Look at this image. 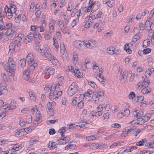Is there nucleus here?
<instances>
[{"instance_id":"obj_1","label":"nucleus","mask_w":154,"mask_h":154,"mask_svg":"<svg viewBox=\"0 0 154 154\" xmlns=\"http://www.w3.org/2000/svg\"><path fill=\"white\" fill-rule=\"evenodd\" d=\"M22 39V38L18 35L10 44L8 52L10 55H11V54L17 52L20 50L21 46L20 41Z\"/></svg>"},{"instance_id":"obj_2","label":"nucleus","mask_w":154,"mask_h":154,"mask_svg":"<svg viewBox=\"0 0 154 154\" xmlns=\"http://www.w3.org/2000/svg\"><path fill=\"white\" fill-rule=\"evenodd\" d=\"M4 68L7 72H9L10 76H13L15 73L16 66L12 58H9L8 62L4 65Z\"/></svg>"},{"instance_id":"obj_3","label":"nucleus","mask_w":154,"mask_h":154,"mask_svg":"<svg viewBox=\"0 0 154 154\" xmlns=\"http://www.w3.org/2000/svg\"><path fill=\"white\" fill-rule=\"evenodd\" d=\"M34 57L33 55L31 53L28 54L26 57V60L29 67V69L30 70H33L38 65L37 61H34Z\"/></svg>"},{"instance_id":"obj_4","label":"nucleus","mask_w":154,"mask_h":154,"mask_svg":"<svg viewBox=\"0 0 154 154\" xmlns=\"http://www.w3.org/2000/svg\"><path fill=\"white\" fill-rule=\"evenodd\" d=\"M79 87L77 84L74 82H73L69 86L68 94L70 96L73 95L75 93L78 92Z\"/></svg>"},{"instance_id":"obj_5","label":"nucleus","mask_w":154,"mask_h":154,"mask_svg":"<svg viewBox=\"0 0 154 154\" xmlns=\"http://www.w3.org/2000/svg\"><path fill=\"white\" fill-rule=\"evenodd\" d=\"M39 51L41 55L48 60H51L52 57H54V56L51 54L50 51H45V49H42V50Z\"/></svg>"},{"instance_id":"obj_6","label":"nucleus","mask_w":154,"mask_h":154,"mask_svg":"<svg viewBox=\"0 0 154 154\" xmlns=\"http://www.w3.org/2000/svg\"><path fill=\"white\" fill-rule=\"evenodd\" d=\"M17 34V32L14 30L8 29L5 33V34L8 36V39H11L13 38Z\"/></svg>"},{"instance_id":"obj_7","label":"nucleus","mask_w":154,"mask_h":154,"mask_svg":"<svg viewBox=\"0 0 154 154\" xmlns=\"http://www.w3.org/2000/svg\"><path fill=\"white\" fill-rule=\"evenodd\" d=\"M143 98L141 96L140 98H139L138 96H136L135 95V96H134V97L132 100L133 103H135L137 101L139 102V100H140V101H141V103H143L142 105L144 104L145 105H148V104L146 103V101H145V103L143 101Z\"/></svg>"},{"instance_id":"obj_8","label":"nucleus","mask_w":154,"mask_h":154,"mask_svg":"<svg viewBox=\"0 0 154 154\" xmlns=\"http://www.w3.org/2000/svg\"><path fill=\"white\" fill-rule=\"evenodd\" d=\"M153 20L151 19V18L150 17L149 20H147L145 23V28L147 29V30H149L151 29V25L152 24Z\"/></svg>"},{"instance_id":"obj_9","label":"nucleus","mask_w":154,"mask_h":154,"mask_svg":"<svg viewBox=\"0 0 154 154\" xmlns=\"http://www.w3.org/2000/svg\"><path fill=\"white\" fill-rule=\"evenodd\" d=\"M54 71L55 69L52 67H49L44 70L43 73L52 75L54 74Z\"/></svg>"},{"instance_id":"obj_10","label":"nucleus","mask_w":154,"mask_h":154,"mask_svg":"<svg viewBox=\"0 0 154 154\" xmlns=\"http://www.w3.org/2000/svg\"><path fill=\"white\" fill-rule=\"evenodd\" d=\"M135 131V130L132 127H126L124 131H123V134L126 135L128 133H131L134 132Z\"/></svg>"},{"instance_id":"obj_11","label":"nucleus","mask_w":154,"mask_h":154,"mask_svg":"<svg viewBox=\"0 0 154 154\" xmlns=\"http://www.w3.org/2000/svg\"><path fill=\"white\" fill-rule=\"evenodd\" d=\"M56 21L54 20L51 21L49 23V32L51 33H53L54 32V25Z\"/></svg>"},{"instance_id":"obj_12","label":"nucleus","mask_w":154,"mask_h":154,"mask_svg":"<svg viewBox=\"0 0 154 154\" xmlns=\"http://www.w3.org/2000/svg\"><path fill=\"white\" fill-rule=\"evenodd\" d=\"M56 91L53 92H50L49 94V97L50 99H56L57 100L58 99V96L56 93H55Z\"/></svg>"},{"instance_id":"obj_13","label":"nucleus","mask_w":154,"mask_h":154,"mask_svg":"<svg viewBox=\"0 0 154 154\" xmlns=\"http://www.w3.org/2000/svg\"><path fill=\"white\" fill-rule=\"evenodd\" d=\"M36 114V118L35 119V121L36 122L37 124H38V122L42 118V116L40 113V112L39 110H37Z\"/></svg>"},{"instance_id":"obj_14","label":"nucleus","mask_w":154,"mask_h":154,"mask_svg":"<svg viewBox=\"0 0 154 154\" xmlns=\"http://www.w3.org/2000/svg\"><path fill=\"white\" fill-rule=\"evenodd\" d=\"M29 71L28 69L25 70L24 71L23 73V78H25L26 77V78H24V79L27 80H28L29 78Z\"/></svg>"},{"instance_id":"obj_15","label":"nucleus","mask_w":154,"mask_h":154,"mask_svg":"<svg viewBox=\"0 0 154 154\" xmlns=\"http://www.w3.org/2000/svg\"><path fill=\"white\" fill-rule=\"evenodd\" d=\"M11 8H8L7 11H6L7 12H12V8H14L13 12L14 13H15L16 11V6L15 5L11 4Z\"/></svg>"},{"instance_id":"obj_16","label":"nucleus","mask_w":154,"mask_h":154,"mask_svg":"<svg viewBox=\"0 0 154 154\" xmlns=\"http://www.w3.org/2000/svg\"><path fill=\"white\" fill-rule=\"evenodd\" d=\"M147 141L146 139L145 138L143 139H142L139 142L136 143V144L138 146H142Z\"/></svg>"},{"instance_id":"obj_17","label":"nucleus","mask_w":154,"mask_h":154,"mask_svg":"<svg viewBox=\"0 0 154 154\" xmlns=\"http://www.w3.org/2000/svg\"><path fill=\"white\" fill-rule=\"evenodd\" d=\"M48 110L47 112L51 116H52L54 113V110L52 106H48Z\"/></svg>"},{"instance_id":"obj_18","label":"nucleus","mask_w":154,"mask_h":154,"mask_svg":"<svg viewBox=\"0 0 154 154\" xmlns=\"http://www.w3.org/2000/svg\"><path fill=\"white\" fill-rule=\"evenodd\" d=\"M124 49L129 54L132 53V51L129 48V44L126 43L125 44Z\"/></svg>"},{"instance_id":"obj_19","label":"nucleus","mask_w":154,"mask_h":154,"mask_svg":"<svg viewBox=\"0 0 154 154\" xmlns=\"http://www.w3.org/2000/svg\"><path fill=\"white\" fill-rule=\"evenodd\" d=\"M115 50V48L114 47H110L107 50V53L110 54H114V51Z\"/></svg>"},{"instance_id":"obj_20","label":"nucleus","mask_w":154,"mask_h":154,"mask_svg":"<svg viewBox=\"0 0 154 154\" xmlns=\"http://www.w3.org/2000/svg\"><path fill=\"white\" fill-rule=\"evenodd\" d=\"M85 44H86V43H85V42H84L77 41L76 42V46H77L78 48H79V47L80 48L83 45H85Z\"/></svg>"},{"instance_id":"obj_21","label":"nucleus","mask_w":154,"mask_h":154,"mask_svg":"<svg viewBox=\"0 0 154 154\" xmlns=\"http://www.w3.org/2000/svg\"><path fill=\"white\" fill-rule=\"evenodd\" d=\"M5 29V24L2 18H0V29L3 30Z\"/></svg>"},{"instance_id":"obj_22","label":"nucleus","mask_w":154,"mask_h":154,"mask_svg":"<svg viewBox=\"0 0 154 154\" xmlns=\"http://www.w3.org/2000/svg\"><path fill=\"white\" fill-rule=\"evenodd\" d=\"M5 29V24L2 18H0V29L3 30Z\"/></svg>"},{"instance_id":"obj_23","label":"nucleus","mask_w":154,"mask_h":154,"mask_svg":"<svg viewBox=\"0 0 154 154\" xmlns=\"http://www.w3.org/2000/svg\"><path fill=\"white\" fill-rule=\"evenodd\" d=\"M5 106H1L2 109H3L5 111H4V112L5 113L7 111H8V110H13L16 108L15 106H7V107L4 108Z\"/></svg>"},{"instance_id":"obj_24","label":"nucleus","mask_w":154,"mask_h":154,"mask_svg":"<svg viewBox=\"0 0 154 154\" xmlns=\"http://www.w3.org/2000/svg\"><path fill=\"white\" fill-rule=\"evenodd\" d=\"M0 87L1 88V90H5L7 89L6 83L4 82L0 84ZM2 92L1 90L0 91V95L2 94Z\"/></svg>"},{"instance_id":"obj_25","label":"nucleus","mask_w":154,"mask_h":154,"mask_svg":"<svg viewBox=\"0 0 154 154\" xmlns=\"http://www.w3.org/2000/svg\"><path fill=\"white\" fill-rule=\"evenodd\" d=\"M26 122L28 123H30L32 121V117L31 115H28L26 116Z\"/></svg>"},{"instance_id":"obj_26","label":"nucleus","mask_w":154,"mask_h":154,"mask_svg":"<svg viewBox=\"0 0 154 154\" xmlns=\"http://www.w3.org/2000/svg\"><path fill=\"white\" fill-rule=\"evenodd\" d=\"M151 91V90L149 88V89H148L146 87H145V88H143L142 90V92L143 94H148V93H149Z\"/></svg>"},{"instance_id":"obj_27","label":"nucleus","mask_w":154,"mask_h":154,"mask_svg":"<svg viewBox=\"0 0 154 154\" xmlns=\"http://www.w3.org/2000/svg\"><path fill=\"white\" fill-rule=\"evenodd\" d=\"M52 33H51L50 32L49 33H45L44 35V37L45 39L46 40L49 39L52 36Z\"/></svg>"},{"instance_id":"obj_28","label":"nucleus","mask_w":154,"mask_h":154,"mask_svg":"<svg viewBox=\"0 0 154 154\" xmlns=\"http://www.w3.org/2000/svg\"><path fill=\"white\" fill-rule=\"evenodd\" d=\"M12 24L11 23H7L5 25V29H10L12 27Z\"/></svg>"},{"instance_id":"obj_29","label":"nucleus","mask_w":154,"mask_h":154,"mask_svg":"<svg viewBox=\"0 0 154 154\" xmlns=\"http://www.w3.org/2000/svg\"><path fill=\"white\" fill-rule=\"evenodd\" d=\"M143 118H141L140 117H139L138 119H137V121H138L139 122H138L137 123V125H142V124H143L144 123V122Z\"/></svg>"},{"instance_id":"obj_30","label":"nucleus","mask_w":154,"mask_h":154,"mask_svg":"<svg viewBox=\"0 0 154 154\" xmlns=\"http://www.w3.org/2000/svg\"><path fill=\"white\" fill-rule=\"evenodd\" d=\"M15 14L16 16H15V21L16 23H19L20 20L21 16L20 14L19 15Z\"/></svg>"},{"instance_id":"obj_31","label":"nucleus","mask_w":154,"mask_h":154,"mask_svg":"<svg viewBox=\"0 0 154 154\" xmlns=\"http://www.w3.org/2000/svg\"><path fill=\"white\" fill-rule=\"evenodd\" d=\"M26 61H27L26 59V60L23 59L20 60V65L22 67H23L25 66Z\"/></svg>"},{"instance_id":"obj_32","label":"nucleus","mask_w":154,"mask_h":154,"mask_svg":"<svg viewBox=\"0 0 154 154\" xmlns=\"http://www.w3.org/2000/svg\"><path fill=\"white\" fill-rule=\"evenodd\" d=\"M93 5V8L94 7H97V6L96 5H94V3H92L91 5H90L88 7V8H87V7H85V8L86 9V11L87 12H89L91 9L92 6V5Z\"/></svg>"},{"instance_id":"obj_33","label":"nucleus","mask_w":154,"mask_h":154,"mask_svg":"<svg viewBox=\"0 0 154 154\" xmlns=\"http://www.w3.org/2000/svg\"><path fill=\"white\" fill-rule=\"evenodd\" d=\"M135 154H150V152L149 151L144 150L138 152Z\"/></svg>"},{"instance_id":"obj_34","label":"nucleus","mask_w":154,"mask_h":154,"mask_svg":"<svg viewBox=\"0 0 154 154\" xmlns=\"http://www.w3.org/2000/svg\"><path fill=\"white\" fill-rule=\"evenodd\" d=\"M32 40V39H31V38L28 37L27 36H26L24 39V42L26 44H27L29 42H31Z\"/></svg>"},{"instance_id":"obj_35","label":"nucleus","mask_w":154,"mask_h":154,"mask_svg":"<svg viewBox=\"0 0 154 154\" xmlns=\"http://www.w3.org/2000/svg\"><path fill=\"white\" fill-rule=\"evenodd\" d=\"M151 49L149 48H146L143 49V53L144 54H146L150 53L151 51Z\"/></svg>"},{"instance_id":"obj_36","label":"nucleus","mask_w":154,"mask_h":154,"mask_svg":"<svg viewBox=\"0 0 154 154\" xmlns=\"http://www.w3.org/2000/svg\"><path fill=\"white\" fill-rule=\"evenodd\" d=\"M34 32H32L29 33L27 35L28 37L31 38V39H33L34 38Z\"/></svg>"},{"instance_id":"obj_37","label":"nucleus","mask_w":154,"mask_h":154,"mask_svg":"<svg viewBox=\"0 0 154 154\" xmlns=\"http://www.w3.org/2000/svg\"><path fill=\"white\" fill-rule=\"evenodd\" d=\"M143 82H142V83L143 84V86H148L149 85V83L150 82L149 80H147V81H146L145 79L144 80H143Z\"/></svg>"},{"instance_id":"obj_38","label":"nucleus","mask_w":154,"mask_h":154,"mask_svg":"<svg viewBox=\"0 0 154 154\" xmlns=\"http://www.w3.org/2000/svg\"><path fill=\"white\" fill-rule=\"evenodd\" d=\"M54 41V45L55 46V48H56V51H58V48L59 47L58 44L57 42V40L56 39L54 40V39L53 38Z\"/></svg>"},{"instance_id":"obj_39","label":"nucleus","mask_w":154,"mask_h":154,"mask_svg":"<svg viewBox=\"0 0 154 154\" xmlns=\"http://www.w3.org/2000/svg\"><path fill=\"white\" fill-rule=\"evenodd\" d=\"M109 113L108 112H106L103 115V120L105 121L107 120L109 118Z\"/></svg>"},{"instance_id":"obj_40","label":"nucleus","mask_w":154,"mask_h":154,"mask_svg":"<svg viewBox=\"0 0 154 154\" xmlns=\"http://www.w3.org/2000/svg\"><path fill=\"white\" fill-rule=\"evenodd\" d=\"M135 35L133 38V42H136L137 40L139 39L140 38V36L139 35H137V34Z\"/></svg>"},{"instance_id":"obj_41","label":"nucleus","mask_w":154,"mask_h":154,"mask_svg":"<svg viewBox=\"0 0 154 154\" xmlns=\"http://www.w3.org/2000/svg\"><path fill=\"white\" fill-rule=\"evenodd\" d=\"M130 112L129 110L128 109H127L125 110L124 111L123 115L125 116H128L129 115Z\"/></svg>"},{"instance_id":"obj_42","label":"nucleus","mask_w":154,"mask_h":154,"mask_svg":"<svg viewBox=\"0 0 154 154\" xmlns=\"http://www.w3.org/2000/svg\"><path fill=\"white\" fill-rule=\"evenodd\" d=\"M114 1L113 0H109V2L107 4V5L110 7H111L114 5Z\"/></svg>"},{"instance_id":"obj_43","label":"nucleus","mask_w":154,"mask_h":154,"mask_svg":"<svg viewBox=\"0 0 154 154\" xmlns=\"http://www.w3.org/2000/svg\"><path fill=\"white\" fill-rule=\"evenodd\" d=\"M111 127L112 128H119L121 127V125L118 123H115L112 124L111 125Z\"/></svg>"},{"instance_id":"obj_44","label":"nucleus","mask_w":154,"mask_h":154,"mask_svg":"<svg viewBox=\"0 0 154 154\" xmlns=\"http://www.w3.org/2000/svg\"><path fill=\"white\" fill-rule=\"evenodd\" d=\"M75 73H74L75 75L78 78H80L81 77V76H80L81 73L80 71L78 69H75Z\"/></svg>"},{"instance_id":"obj_45","label":"nucleus","mask_w":154,"mask_h":154,"mask_svg":"<svg viewBox=\"0 0 154 154\" xmlns=\"http://www.w3.org/2000/svg\"><path fill=\"white\" fill-rule=\"evenodd\" d=\"M135 95L134 92H131L128 96L129 99L132 100L133 97H134V96H135Z\"/></svg>"},{"instance_id":"obj_46","label":"nucleus","mask_w":154,"mask_h":154,"mask_svg":"<svg viewBox=\"0 0 154 154\" xmlns=\"http://www.w3.org/2000/svg\"><path fill=\"white\" fill-rule=\"evenodd\" d=\"M70 139L69 138V137H63V138H59L57 140V141H59L60 140H64L65 141H67V143L69 142V140H70Z\"/></svg>"},{"instance_id":"obj_47","label":"nucleus","mask_w":154,"mask_h":154,"mask_svg":"<svg viewBox=\"0 0 154 154\" xmlns=\"http://www.w3.org/2000/svg\"><path fill=\"white\" fill-rule=\"evenodd\" d=\"M51 61V63L53 64H55L58 62V60L54 56V57L51 58V60H49Z\"/></svg>"},{"instance_id":"obj_48","label":"nucleus","mask_w":154,"mask_h":154,"mask_svg":"<svg viewBox=\"0 0 154 154\" xmlns=\"http://www.w3.org/2000/svg\"><path fill=\"white\" fill-rule=\"evenodd\" d=\"M100 145L97 143H92L91 144V146L95 149H97L100 146Z\"/></svg>"},{"instance_id":"obj_49","label":"nucleus","mask_w":154,"mask_h":154,"mask_svg":"<svg viewBox=\"0 0 154 154\" xmlns=\"http://www.w3.org/2000/svg\"><path fill=\"white\" fill-rule=\"evenodd\" d=\"M154 33L152 31V29H151V30H149V31L148 35L149 37L151 38L153 36H154Z\"/></svg>"},{"instance_id":"obj_50","label":"nucleus","mask_w":154,"mask_h":154,"mask_svg":"<svg viewBox=\"0 0 154 154\" xmlns=\"http://www.w3.org/2000/svg\"><path fill=\"white\" fill-rule=\"evenodd\" d=\"M55 132V130L54 128H51L49 130V133L50 135L54 134Z\"/></svg>"},{"instance_id":"obj_51","label":"nucleus","mask_w":154,"mask_h":154,"mask_svg":"<svg viewBox=\"0 0 154 154\" xmlns=\"http://www.w3.org/2000/svg\"><path fill=\"white\" fill-rule=\"evenodd\" d=\"M60 28L63 33H66L67 32L66 27L64 25H63Z\"/></svg>"},{"instance_id":"obj_52","label":"nucleus","mask_w":154,"mask_h":154,"mask_svg":"<svg viewBox=\"0 0 154 154\" xmlns=\"http://www.w3.org/2000/svg\"><path fill=\"white\" fill-rule=\"evenodd\" d=\"M64 23L65 24L67 25L68 23V20H69L68 17L67 16H66L65 15H64Z\"/></svg>"},{"instance_id":"obj_53","label":"nucleus","mask_w":154,"mask_h":154,"mask_svg":"<svg viewBox=\"0 0 154 154\" xmlns=\"http://www.w3.org/2000/svg\"><path fill=\"white\" fill-rule=\"evenodd\" d=\"M72 142H70L69 143L68 145V147L70 149H74L76 147V145L75 144H70V143H71Z\"/></svg>"},{"instance_id":"obj_54","label":"nucleus","mask_w":154,"mask_h":154,"mask_svg":"<svg viewBox=\"0 0 154 154\" xmlns=\"http://www.w3.org/2000/svg\"><path fill=\"white\" fill-rule=\"evenodd\" d=\"M88 83L93 88H95V87H97L95 83L92 81H90V82H89Z\"/></svg>"},{"instance_id":"obj_55","label":"nucleus","mask_w":154,"mask_h":154,"mask_svg":"<svg viewBox=\"0 0 154 154\" xmlns=\"http://www.w3.org/2000/svg\"><path fill=\"white\" fill-rule=\"evenodd\" d=\"M139 30L138 28L134 27V29L133 32L134 34H137L139 33Z\"/></svg>"},{"instance_id":"obj_56","label":"nucleus","mask_w":154,"mask_h":154,"mask_svg":"<svg viewBox=\"0 0 154 154\" xmlns=\"http://www.w3.org/2000/svg\"><path fill=\"white\" fill-rule=\"evenodd\" d=\"M35 49L37 51V52L40 54L41 53L39 52V51L41 50L42 51V49H44V48H40V46L38 45L35 46Z\"/></svg>"},{"instance_id":"obj_57","label":"nucleus","mask_w":154,"mask_h":154,"mask_svg":"<svg viewBox=\"0 0 154 154\" xmlns=\"http://www.w3.org/2000/svg\"><path fill=\"white\" fill-rule=\"evenodd\" d=\"M76 99H78V98L76 97H75L72 101V105L74 106L76 105L77 103Z\"/></svg>"},{"instance_id":"obj_58","label":"nucleus","mask_w":154,"mask_h":154,"mask_svg":"<svg viewBox=\"0 0 154 154\" xmlns=\"http://www.w3.org/2000/svg\"><path fill=\"white\" fill-rule=\"evenodd\" d=\"M94 115L97 117L99 116L102 114V113L100 111L95 112H94Z\"/></svg>"},{"instance_id":"obj_59","label":"nucleus","mask_w":154,"mask_h":154,"mask_svg":"<svg viewBox=\"0 0 154 154\" xmlns=\"http://www.w3.org/2000/svg\"><path fill=\"white\" fill-rule=\"evenodd\" d=\"M6 15L9 19H10L13 16L12 12H7Z\"/></svg>"},{"instance_id":"obj_60","label":"nucleus","mask_w":154,"mask_h":154,"mask_svg":"<svg viewBox=\"0 0 154 154\" xmlns=\"http://www.w3.org/2000/svg\"><path fill=\"white\" fill-rule=\"evenodd\" d=\"M6 116V113L3 111L0 114V120L2 119L4 117Z\"/></svg>"},{"instance_id":"obj_61","label":"nucleus","mask_w":154,"mask_h":154,"mask_svg":"<svg viewBox=\"0 0 154 154\" xmlns=\"http://www.w3.org/2000/svg\"><path fill=\"white\" fill-rule=\"evenodd\" d=\"M44 48L45 51H50V48L47 45L45 44Z\"/></svg>"},{"instance_id":"obj_62","label":"nucleus","mask_w":154,"mask_h":154,"mask_svg":"<svg viewBox=\"0 0 154 154\" xmlns=\"http://www.w3.org/2000/svg\"><path fill=\"white\" fill-rule=\"evenodd\" d=\"M139 27L140 30H142L144 29V28L145 27V26H143V25L142 23H140L139 24Z\"/></svg>"},{"instance_id":"obj_63","label":"nucleus","mask_w":154,"mask_h":154,"mask_svg":"<svg viewBox=\"0 0 154 154\" xmlns=\"http://www.w3.org/2000/svg\"><path fill=\"white\" fill-rule=\"evenodd\" d=\"M56 143L54 142L51 143V147L53 149H54L57 147Z\"/></svg>"},{"instance_id":"obj_64","label":"nucleus","mask_w":154,"mask_h":154,"mask_svg":"<svg viewBox=\"0 0 154 154\" xmlns=\"http://www.w3.org/2000/svg\"><path fill=\"white\" fill-rule=\"evenodd\" d=\"M22 135H23V134H22L21 133L19 132L18 131H17L15 134V136L17 137H20Z\"/></svg>"}]
</instances>
